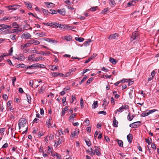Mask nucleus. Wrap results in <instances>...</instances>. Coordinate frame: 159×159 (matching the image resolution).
<instances>
[{
  "mask_svg": "<svg viewBox=\"0 0 159 159\" xmlns=\"http://www.w3.org/2000/svg\"><path fill=\"white\" fill-rule=\"evenodd\" d=\"M11 28V26L4 24L0 25V32L4 34H9L10 29Z\"/></svg>",
  "mask_w": 159,
  "mask_h": 159,
  "instance_id": "nucleus-1",
  "label": "nucleus"
},
{
  "mask_svg": "<svg viewBox=\"0 0 159 159\" xmlns=\"http://www.w3.org/2000/svg\"><path fill=\"white\" fill-rule=\"evenodd\" d=\"M95 149H94V150L92 148H90V154L92 155H94L95 153L98 156H99L101 155V153L99 151V148H98V147L97 148L96 146H95Z\"/></svg>",
  "mask_w": 159,
  "mask_h": 159,
  "instance_id": "nucleus-2",
  "label": "nucleus"
},
{
  "mask_svg": "<svg viewBox=\"0 0 159 159\" xmlns=\"http://www.w3.org/2000/svg\"><path fill=\"white\" fill-rule=\"evenodd\" d=\"M139 34L138 32L134 31L133 33L130 38L131 41H133L134 40H139Z\"/></svg>",
  "mask_w": 159,
  "mask_h": 159,
  "instance_id": "nucleus-3",
  "label": "nucleus"
},
{
  "mask_svg": "<svg viewBox=\"0 0 159 159\" xmlns=\"http://www.w3.org/2000/svg\"><path fill=\"white\" fill-rule=\"evenodd\" d=\"M26 121L24 118H21L19 121V129H20L21 127H24L26 124Z\"/></svg>",
  "mask_w": 159,
  "mask_h": 159,
  "instance_id": "nucleus-4",
  "label": "nucleus"
},
{
  "mask_svg": "<svg viewBox=\"0 0 159 159\" xmlns=\"http://www.w3.org/2000/svg\"><path fill=\"white\" fill-rule=\"evenodd\" d=\"M20 7V6L19 5L14 4L12 5L7 6V8H8L9 10L15 11L19 8Z\"/></svg>",
  "mask_w": 159,
  "mask_h": 159,
  "instance_id": "nucleus-5",
  "label": "nucleus"
},
{
  "mask_svg": "<svg viewBox=\"0 0 159 159\" xmlns=\"http://www.w3.org/2000/svg\"><path fill=\"white\" fill-rule=\"evenodd\" d=\"M141 125V122L140 121H136L129 125V126L131 128H136L140 126Z\"/></svg>",
  "mask_w": 159,
  "mask_h": 159,
  "instance_id": "nucleus-6",
  "label": "nucleus"
},
{
  "mask_svg": "<svg viewBox=\"0 0 159 159\" xmlns=\"http://www.w3.org/2000/svg\"><path fill=\"white\" fill-rule=\"evenodd\" d=\"M31 37V35L29 33L25 32L22 34L21 36V38L25 39H28Z\"/></svg>",
  "mask_w": 159,
  "mask_h": 159,
  "instance_id": "nucleus-7",
  "label": "nucleus"
},
{
  "mask_svg": "<svg viewBox=\"0 0 159 159\" xmlns=\"http://www.w3.org/2000/svg\"><path fill=\"white\" fill-rule=\"evenodd\" d=\"M118 35L116 33H115L112 34L110 35L108 37V39H115L116 37H118Z\"/></svg>",
  "mask_w": 159,
  "mask_h": 159,
  "instance_id": "nucleus-8",
  "label": "nucleus"
},
{
  "mask_svg": "<svg viewBox=\"0 0 159 159\" xmlns=\"http://www.w3.org/2000/svg\"><path fill=\"white\" fill-rule=\"evenodd\" d=\"M120 108L122 111H124V110L128 109L129 108V107L128 105H127L124 104L122 105L121 107H120Z\"/></svg>",
  "mask_w": 159,
  "mask_h": 159,
  "instance_id": "nucleus-9",
  "label": "nucleus"
},
{
  "mask_svg": "<svg viewBox=\"0 0 159 159\" xmlns=\"http://www.w3.org/2000/svg\"><path fill=\"white\" fill-rule=\"evenodd\" d=\"M12 25L11 26V28L13 27L14 28H15L16 29H18L20 27V25H19L17 23L15 22H13L12 24Z\"/></svg>",
  "mask_w": 159,
  "mask_h": 159,
  "instance_id": "nucleus-10",
  "label": "nucleus"
},
{
  "mask_svg": "<svg viewBox=\"0 0 159 159\" xmlns=\"http://www.w3.org/2000/svg\"><path fill=\"white\" fill-rule=\"evenodd\" d=\"M116 141L117 142L120 147L122 148L123 147V142L122 140L117 139H116Z\"/></svg>",
  "mask_w": 159,
  "mask_h": 159,
  "instance_id": "nucleus-11",
  "label": "nucleus"
},
{
  "mask_svg": "<svg viewBox=\"0 0 159 159\" xmlns=\"http://www.w3.org/2000/svg\"><path fill=\"white\" fill-rule=\"evenodd\" d=\"M76 113L73 114L71 115L69 117V120L70 121L73 120L75 119V117L76 116Z\"/></svg>",
  "mask_w": 159,
  "mask_h": 159,
  "instance_id": "nucleus-12",
  "label": "nucleus"
},
{
  "mask_svg": "<svg viewBox=\"0 0 159 159\" xmlns=\"http://www.w3.org/2000/svg\"><path fill=\"white\" fill-rule=\"evenodd\" d=\"M68 110V107L66 106L64 108L62 109L61 111V116H63L65 114L66 112Z\"/></svg>",
  "mask_w": 159,
  "mask_h": 159,
  "instance_id": "nucleus-13",
  "label": "nucleus"
},
{
  "mask_svg": "<svg viewBox=\"0 0 159 159\" xmlns=\"http://www.w3.org/2000/svg\"><path fill=\"white\" fill-rule=\"evenodd\" d=\"M38 53L39 54L42 55L43 56H46L47 55H49L50 53L49 51H46L45 52L43 51H41L39 52Z\"/></svg>",
  "mask_w": 159,
  "mask_h": 159,
  "instance_id": "nucleus-14",
  "label": "nucleus"
},
{
  "mask_svg": "<svg viewBox=\"0 0 159 159\" xmlns=\"http://www.w3.org/2000/svg\"><path fill=\"white\" fill-rule=\"evenodd\" d=\"M127 137L128 142L129 143H131L133 139V136L131 134H129L127 136Z\"/></svg>",
  "mask_w": 159,
  "mask_h": 159,
  "instance_id": "nucleus-15",
  "label": "nucleus"
},
{
  "mask_svg": "<svg viewBox=\"0 0 159 159\" xmlns=\"http://www.w3.org/2000/svg\"><path fill=\"white\" fill-rule=\"evenodd\" d=\"M39 60L44 61L45 60V58L42 57H36L34 59V60L36 62L39 61Z\"/></svg>",
  "mask_w": 159,
  "mask_h": 159,
  "instance_id": "nucleus-16",
  "label": "nucleus"
},
{
  "mask_svg": "<svg viewBox=\"0 0 159 159\" xmlns=\"http://www.w3.org/2000/svg\"><path fill=\"white\" fill-rule=\"evenodd\" d=\"M34 54L31 55L28 57V59L29 61L33 62L34 61Z\"/></svg>",
  "mask_w": 159,
  "mask_h": 159,
  "instance_id": "nucleus-17",
  "label": "nucleus"
},
{
  "mask_svg": "<svg viewBox=\"0 0 159 159\" xmlns=\"http://www.w3.org/2000/svg\"><path fill=\"white\" fill-rule=\"evenodd\" d=\"M57 12L59 13L60 14L62 15H64L65 14L66 12L64 9L61 10L58 9L57 10Z\"/></svg>",
  "mask_w": 159,
  "mask_h": 159,
  "instance_id": "nucleus-18",
  "label": "nucleus"
},
{
  "mask_svg": "<svg viewBox=\"0 0 159 159\" xmlns=\"http://www.w3.org/2000/svg\"><path fill=\"white\" fill-rule=\"evenodd\" d=\"M79 133V131H77L76 130H75L74 132H72L71 133V137H74L76 136H77L78 135Z\"/></svg>",
  "mask_w": 159,
  "mask_h": 159,
  "instance_id": "nucleus-19",
  "label": "nucleus"
},
{
  "mask_svg": "<svg viewBox=\"0 0 159 159\" xmlns=\"http://www.w3.org/2000/svg\"><path fill=\"white\" fill-rule=\"evenodd\" d=\"M45 4L47 7L48 8H51L52 7H53L54 5L53 3L51 2H45Z\"/></svg>",
  "mask_w": 159,
  "mask_h": 159,
  "instance_id": "nucleus-20",
  "label": "nucleus"
},
{
  "mask_svg": "<svg viewBox=\"0 0 159 159\" xmlns=\"http://www.w3.org/2000/svg\"><path fill=\"white\" fill-rule=\"evenodd\" d=\"M83 124L85 126H89V120L88 119H86L83 122Z\"/></svg>",
  "mask_w": 159,
  "mask_h": 159,
  "instance_id": "nucleus-21",
  "label": "nucleus"
},
{
  "mask_svg": "<svg viewBox=\"0 0 159 159\" xmlns=\"http://www.w3.org/2000/svg\"><path fill=\"white\" fill-rule=\"evenodd\" d=\"M45 40L47 42L52 43H57V41L56 40H52V39H51L46 38V39H45Z\"/></svg>",
  "mask_w": 159,
  "mask_h": 159,
  "instance_id": "nucleus-22",
  "label": "nucleus"
},
{
  "mask_svg": "<svg viewBox=\"0 0 159 159\" xmlns=\"http://www.w3.org/2000/svg\"><path fill=\"white\" fill-rule=\"evenodd\" d=\"M118 122L116 120L115 117L114 118V120L113 121V126L114 127H118Z\"/></svg>",
  "mask_w": 159,
  "mask_h": 159,
  "instance_id": "nucleus-23",
  "label": "nucleus"
},
{
  "mask_svg": "<svg viewBox=\"0 0 159 159\" xmlns=\"http://www.w3.org/2000/svg\"><path fill=\"white\" fill-rule=\"evenodd\" d=\"M63 38L64 39L66 40L67 41H70L72 39V37L70 35H68L66 36H64Z\"/></svg>",
  "mask_w": 159,
  "mask_h": 159,
  "instance_id": "nucleus-24",
  "label": "nucleus"
},
{
  "mask_svg": "<svg viewBox=\"0 0 159 159\" xmlns=\"http://www.w3.org/2000/svg\"><path fill=\"white\" fill-rule=\"evenodd\" d=\"M131 80V79H123L120 80L119 81L120 83H123L125 82H127L129 81H130Z\"/></svg>",
  "mask_w": 159,
  "mask_h": 159,
  "instance_id": "nucleus-25",
  "label": "nucleus"
},
{
  "mask_svg": "<svg viewBox=\"0 0 159 159\" xmlns=\"http://www.w3.org/2000/svg\"><path fill=\"white\" fill-rule=\"evenodd\" d=\"M98 106L97 101H94V102L92 106V107L93 108H97Z\"/></svg>",
  "mask_w": 159,
  "mask_h": 159,
  "instance_id": "nucleus-26",
  "label": "nucleus"
},
{
  "mask_svg": "<svg viewBox=\"0 0 159 159\" xmlns=\"http://www.w3.org/2000/svg\"><path fill=\"white\" fill-rule=\"evenodd\" d=\"M109 61L113 64H115L117 62V61L112 57L110 58Z\"/></svg>",
  "mask_w": 159,
  "mask_h": 159,
  "instance_id": "nucleus-27",
  "label": "nucleus"
},
{
  "mask_svg": "<svg viewBox=\"0 0 159 159\" xmlns=\"http://www.w3.org/2000/svg\"><path fill=\"white\" fill-rule=\"evenodd\" d=\"M61 26V24L58 23L53 22L52 28L60 27Z\"/></svg>",
  "mask_w": 159,
  "mask_h": 159,
  "instance_id": "nucleus-28",
  "label": "nucleus"
},
{
  "mask_svg": "<svg viewBox=\"0 0 159 159\" xmlns=\"http://www.w3.org/2000/svg\"><path fill=\"white\" fill-rule=\"evenodd\" d=\"M24 28L26 30H32V27L30 26L28 24L24 25Z\"/></svg>",
  "mask_w": 159,
  "mask_h": 159,
  "instance_id": "nucleus-29",
  "label": "nucleus"
},
{
  "mask_svg": "<svg viewBox=\"0 0 159 159\" xmlns=\"http://www.w3.org/2000/svg\"><path fill=\"white\" fill-rule=\"evenodd\" d=\"M36 65H35V64H33L31 66H26V69H34L35 68V66Z\"/></svg>",
  "mask_w": 159,
  "mask_h": 159,
  "instance_id": "nucleus-30",
  "label": "nucleus"
},
{
  "mask_svg": "<svg viewBox=\"0 0 159 159\" xmlns=\"http://www.w3.org/2000/svg\"><path fill=\"white\" fill-rule=\"evenodd\" d=\"M15 59H17L21 61H23L24 59L23 55L21 54L20 56L15 58Z\"/></svg>",
  "mask_w": 159,
  "mask_h": 159,
  "instance_id": "nucleus-31",
  "label": "nucleus"
},
{
  "mask_svg": "<svg viewBox=\"0 0 159 159\" xmlns=\"http://www.w3.org/2000/svg\"><path fill=\"white\" fill-rule=\"evenodd\" d=\"M24 3L25 5L27 6V7L28 8L31 9L32 8V5L29 2L27 3L25 2H24Z\"/></svg>",
  "mask_w": 159,
  "mask_h": 159,
  "instance_id": "nucleus-32",
  "label": "nucleus"
},
{
  "mask_svg": "<svg viewBox=\"0 0 159 159\" xmlns=\"http://www.w3.org/2000/svg\"><path fill=\"white\" fill-rule=\"evenodd\" d=\"M64 138L63 137H61L59 138L58 142V144H61L64 141Z\"/></svg>",
  "mask_w": 159,
  "mask_h": 159,
  "instance_id": "nucleus-33",
  "label": "nucleus"
},
{
  "mask_svg": "<svg viewBox=\"0 0 159 159\" xmlns=\"http://www.w3.org/2000/svg\"><path fill=\"white\" fill-rule=\"evenodd\" d=\"M134 116H135L133 115L131 116H130V113H129L127 116L128 120L130 121H131Z\"/></svg>",
  "mask_w": 159,
  "mask_h": 159,
  "instance_id": "nucleus-34",
  "label": "nucleus"
},
{
  "mask_svg": "<svg viewBox=\"0 0 159 159\" xmlns=\"http://www.w3.org/2000/svg\"><path fill=\"white\" fill-rule=\"evenodd\" d=\"M10 38L12 40H14L16 39L17 37L16 35L11 34L10 35Z\"/></svg>",
  "mask_w": 159,
  "mask_h": 159,
  "instance_id": "nucleus-35",
  "label": "nucleus"
},
{
  "mask_svg": "<svg viewBox=\"0 0 159 159\" xmlns=\"http://www.w3.org/2000/svg\"><path fill=\"white\" fill-rule=\"evenodd\" d=\"M75 39L76 41H78L79 42H83L84 40V39L82 38H79V37H76L75 38Z\"/></svg>",
  "mask_w": 159,
  "mask_h": 159,
  "instance_id": "nucleus-36",
  "label": "nucleus"
},
{
  "mask_svg": "<svg viewBox=\"0 0 159 159\" xmlns=\"http://www.w3.org/2000/svg\"><path fill=\"white\" fill-rule=\"evenodd\" d=\"M50 75L54 77L58 76V73L57 72H51L50 73Z\"/></svg>",
  "mask_w": 159,
  "mask_h": 159,
  "instance_id": "nucleus-37",
  "label": "nucleus"
},
{
  "mask_svg": "<svg viewBox=\"0 0 159 159\" xmlns=\"http://www.w3.org/2000/svg\"><path fill=\"white\" fill-rule=\"evenodd\" d=\"M89 77L87 76H85L83 79L80 81L79 83L80 84H82L84 81L86 80Z\"/></svg>",
  "mask_w": 159,
  "mask_h": 159,
  "instance_id": "nucleus-38",
  "label": "nucleus"
},
{
  "mask_svg": "<svg viewBox=\"0 0 159 159\" xmlns=\"http://www.w3.org/2000/svg\"><path fill=\"white\" fill-rule=\"evenodd\" d=\"M134 93H133V90L130 91L129 93V97L130 98H132L133 96L134 95Z\"/></svg>",
  "mask_w": 159,
  "mask_h": 159,
  "instance_id": "nucleus-39",
  "label": "nucleus"
},
{
  "mask_svg": "<svg viewBox=\"0 0 159 159\" xmlns=\"http://www.w3.org/2000/svg\"><path fill=\"white\" fill-rule=\"evenodd\" d=\"M108 11V7L104 9L102 11V13L103 14H106L107 11Z\"/></svg>",
  "mask_w": 159,
  "mask_h": 159,
  "instance_id": "nucleus-40",
  "label": "nucleus"
},
{
  "mask_svg": "<svg viewBox=\"0 0 159 159\" xmlns=\"http://www.w3.org/2000/svg\"><path fill=\"white\" fill-rule=\"evenodd\" d=\"M27 96V102L29 103H30L31 101V98L30 96L29 95H28L27 94L26 95Z\"/></svg>",
  "mask_w": 159,
  "mask_h": 159,
  "instance_id": "nucleus-41",
  "label": "nucleus"
},
{
  "mask_svg": "<svg viewBox=\"0 0 159 159\" xmlns=\"http://www.w3.org/2000/svg\"><path fill=\"white\" fill-rule=\"evenodd\" d=\"M36 66L35 67H39V68H43L44 66L42 64H39L38 63L35 64Z\"/></svg>",
  "mask_w": 159,
  "mask_h": 159,
  "instance_id": "nucleus-42",
  "label": "nucleus"
},
{
  "mask_svg": "<svg viewBox=\"0 0 159 159\" xmlns=\"http://www.w3.org/2000/svg\"><path fill=\"white\" fill-rule=\"evenodd\" d=\"M110 2L111 3V6L112 7L115 6L116 4L114 0H109Z\"/></svg>",
  "mask_w": 159,
  "mask_h": 159,
  "instance_id": "nucleus-43",
  "label": "nucleus"
},
{
  "mask_svg": "<svg viewBox=\"0 0 159 159\" xmlns=\"http://www.w3.org/2000/svg\"><path fill=\"white\" fill-rule=\"evenodd\" d=\"M157 111V110L156 109H153V110H149V112H148V113L147 114L149 115L150 114H151V113H152L154 112H155Z\"/></svg>",
  "mask_w": 159,
  "mask_h": 159,
  "instance_id": "nucleus-44",
  "label": "nucleus"
},
{
  "mask_svg": "<svg viewBox=\"0 0 159 159\" xmlns=\"http://www.w3.org/2000/svg\"><path fill=\"white\" fill-rule=\"evenodd\" d=\"M98 7H91L90 8V10L92 11H95L98 8Z\"/></svg>",
  "mask_w": 159,
  "mask_h": 159,
  "instance_id": "nucleus-45",
  "label": "nucleus"
},
{
  "mask_svg": "<svg viewBox=\"0 0 159 159\" xmlns=\"http://www.w3.org/2000/svg\"><path fill=\"white\" fill-rule=\"evenodd\" d=\"M43 11L44 14L46 15H48V13H49V12L48 10L43 9Z\"/></svg>",
  "mask_w": 159,
  "mask_h": 159,
  "instance_id": "nucleus-46",
  "label": "nucleus"
},
{
  "mask_svg": "<svg viewBox=\"0 0 159 159\" xmlns=\"http://www.w3.org/2000/svg\"><path fill=\"white\" fill-rule=\"evenodd\" d=\"M89 40L88 39L87 41L85 42L84 43V46H87L89 45Z\"/></svg>",
  "mask_w": 159,
  "mask_h": 159,
  "instance_id": "nucleus-47",
  "label": "nucleus"
},
{
  "mask_svg": "<svg viewBox=\"0 0 159 159\" xmlns=\"http://www.w3.org/2000/svg\"><path fill=\"white\" fill-rule=\"evenodd\" d=\"M11 19V18L9 17H5L4 18H2L1 20L4 21L6 20H10Z\"/></svg>",
  "mask_w": 159,
  "mask_h": 159,
  "instance_id": "nucleus-48",
  "label": "nucleus"
},
{
  "mask_svg": "<svg viewBox=\"0 0 159 159\" xmlns=\"http://www.w3.org/2000/svg\"><path fill=\"white\" fill-rule=\"evenodd\" d=\"M45 87H44L43 86H42L41 87V88L39 90V92L40 93H43L45 90Z\"/></svg>",
  "mask_w": 159,
  "mask_h": 159,
  "instance_id": "nucleus-49",
  "label": "nucleus"
},
{
  "mask_svg": "<svg viewBox=\"0 0 159 159\" xmlns=\"http://www.w3.org/2000/svg\"><path fill=\"white\" fill-rule=\"evenodd\" d=\"M97 55V54L96 53H93L92 56L90 57V61L93 59Z\"/></svg>",
  "mask_w": 159,
  "mask_h": 159,
  "instance_id": "nucleus-50",
  "label": "nucleus"
},
{
  "mask_svg": "<svg viewBox=\"0 0 159 159\" xmlns=\"http://www.w3.org/2000/svg\"><path fill=\"white\" fill-rule=\"evenodd\" d=\"M46 125L48 128H49L50 127H53V126H51V124L49 123V121L46 122Z\"/></svg>",
  "mask_w": 159,
  "mask_h": 159,
  "instance_id": "nucleus-51",
  "label": "nucleus"
},
{
  "mask_svg": "<svg viewBox=\"0 0 159 159\" xmlns=\"http://www.w3.org/2000/svg\"><path fill=\"white\" fill-rule=\"evenodd\" d=\"M40 43L37 40H33V44L35 45H37L39 44Z\"/></svg>",
  "mask_w": 159,
  "mask_h": 159,
  "instance_id": "nucleus-52",
  "label": "nucleus"
},
{
  "mask_svg": "<svg viewBox=\"0 0 159 159\" xmlns=\"http://www.w3.org/2000/svg\"><path fill=\"white\" fill-rule=\"evenodd\" d=\"M33 39H31L30 40L27 41L29 43L30 46L31 45V44H33Z\"/></svg>",
  "mask_w": 159,
  "mask_h": 159,
  "instance_id": "nucleus-53",
  "label": "nucleus"
},
{
  "mask_svg": "<svg viewBox=\"0 0 159 159\" xmlns=\"http://www.w3.org/2000/svg\"><path fill=\"white\" fill-rule=\"evenodd\" d=\"M72 99L70 100V102L71 103H73V102L75 100H76V97L75 96H74L73 95L71 96Z\"/></svg>",
  "mask_w": 159,
  "mask_h": 159,
  "instance_id": "nucleus-54",
  "label": "nucleus"
},
{
  "mask_svg": "<svg viewBox=\"0 0 159 159\" xmlns=\"http://www.w3.org/2000/svg\"><path fill=\"white\" fill-rule=\"evenodd\" d=\"M16 30V29H13L12 30H11V29H10L9 32H10V33H9V34H11V33H15V32H16V31H15Z\"/></svg>",
  "mask_w": 159,
  "mask_h": 159,
  "instance_id": "nucleus-55",
  "label": "nucleus"
},
{
  "mask_svg": "<svg viewBox=\"0 0 159 159\" xmlns=\"http://www.w3.org/2000/svg\"><path fill=\"white\" fill-rule=\"evenodd\" d=\"M105 140L107 142H109L110 141L109 138L107 136H105Z\"/></svg>",
  "mask_w": 159,
  "mask_h": 159,
  "instance_id": "nucleus-56",
  "label": "nucleus"
},
{
  "mask_svg": "<svg viewBox=\"0 0 159 159\" xmlns=\"http://www.w3.org/2000/svg\"><path fill=\"white\" fill-rule=\"evenodd\" d=\"M50 12L49 13H50L51 14H56V11L54 10H50Z\"/></svg>",
  "mask_w": 159,
  "mask_h": 159,
  "instance_id": "nucleus-57",
  "label": "nucleus"
},
{
  "mask_svg": "<svg viewBox=\"0 0 159 159\" xmlns=\"http://www.w3.org/2000/svg\"><path fill=\"white\" fill-rule=\"evenodd\" d=\"M122 111H121V109H120V108H119L118 109L116 110V111H115V114H116L118 112H121Z\"/></svg>",
  "mask_w": 159,
  "mask_h": 159,
  "instance_id": "nucleus-58",
  "label": "nucleus"
},
{
  "mask_svg": "<svg viewBox=\"0 0 159 159\" xmlns=\"http://www.w3.org/2000/svg\"><path fill=\"white\" fill-rule=\"evenodd\" d=\"M134 5L133 4V2H132L131 1H130L129 2H128V3L127 4L128 7H130Z\"/></svg>",
  "mask_w": 159,
  "mask_h": 159,
  "instance_id": "nucleus-59",
  "label": "nucleus"
},
{
  "mask_svg": "<svg viewBox=\"0 0 159 159\" xmlns=\"http://www.w3.org/2000/svg\"><path fill=\"white\" fill-rule=\"evenodd\" d=\"M2 97L4 100H7V99L8 97L6 94H3Z\"/></svg>",
  "mask_w": 159,
  "mask_h": 159,
  "instance_id": "nucleus-60",
  "label": "nucleus"
},
{
  "mask_svg": "<svg viewBox=\"0 0 159 159\" xmlns=\"http://www.w3.org/2000/svg\"><path fill=\"white\" fill-rule=\"evenodd\" d=\"M85 141L88 146V147L89 146V139L87 140L86 139H85Z\"/></svg>",
  "mask_w": 159,
  "mask_h": 159,
  "instance_id": "nucleus-61",
  "label": "nucleus"
},
{
  "mask_svg": "<svg viewBox=\"0 0 159 159\" xmlns=\"http://www.w3.org/2000/svg\"><path fill=\"white\" fill-rule=\"evenodd\" d=\"M39 35L40 37H43L46 35L43 32H42L39 33Z\"/></svg>",
  "mask_w": 159,
  "mask_h": 159,
  "instance_id": "nucleus-62",
  "label": "nucleus"
},
{
  "mask_svg": "<svg viewBox=\"0 0 159 159\" xmlns=\"http://www.w3.org/2000/svg\"><path fill=\"white\" fill-rule=\"evenodd\" d=\"M13 50L12 48H11L10 50H9V52H10V53H9V55H11L12 54V52H13Z\"/></svg>",
  "mask_w": 159,
  "mask_h": 159,
  "instance_id": "nucleus-63",
  "label": "nucleus"
},
{
  "mask_svg": "<svg viewBox=\"0 0 159 159\" xmlns=\"http://www.w3.org/2000/svg\"><path fill=\"white\" fill-rule=\"evenodd\" d=\"M39 121V120L37 118H35L34 119V120L33 122V123H37Z\"/></svg>",
  "mask_w": 159,
  "mask_h": 159,
  "instance_id": "nucleus-64",
  "label": "nucleus"
}]
</instances>
